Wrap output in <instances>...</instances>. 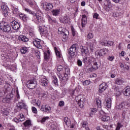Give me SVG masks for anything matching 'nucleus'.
Here are the masks:
<instances>
[{"label": "nucleus", "instance_id": "f257e3e1", "mask_svg": "<svg viewBox=\"0 0 130 130\" xmlns=\"http://www.w3.org/2000/svg\"><path fill=\"white\" fill-rule=\"evenodd\" d=\"M70 76V71L69 68H65V73L64 74H60L58 75L59 78L61 82H67L69 77Z\"/></svg>", "mask_w": 130, "mask_h": 130}, {"label": "nucleus", "instance_id": "f03ea898", "mask_svg": "<svg viewBox=\"0 0 130 130\" xmlns=\"http://www.w3.org/2000/svg\"><path fill=\"white\" fill-rule=\"evenodd\" d=\"M77 53V47H76V45L74 44L72 47L68 50V54L72 58L76 57V54Z\"/></svg>", "mask_w": 130, "mask_h": 130}, {"label": "nucleus", "instance_id": "7ed1b4c3", "mask_svg": "<svg viewBox=\"0 0 130 130\" xmlns=\"http://www.w3.org/2000/svg\"><path fill=\"white\" fill-rule=\"evenodd\" d=\"M0 28L4 32H10L11 31V26L8 25L6 22H2L0 23Z\"/></svg>", "mask_w": 130, "mask_h": 130}, {"label": "nucleus", "instance_id": "20e7f679", "mask_svg": "<svg viewBox=\"0 0 130 130\" xmlns=\"http://www.w3.org/2000/svg\"><path fill=\"white\" fill-rule=\"evenodd\" d=\"M77 102H78V105L80 108H84V105L85 104V99L83 98V96L79 95L75 98Z\"/></svg>", "mask_w": 130, "mask_h": 130}, {"label": "nucleus", "instance_id": "39448f33", "mask_svg": "<svg viewBox=\"0 0 130 130\" xmlns=\"http://www.w3.org/2000/svg\"><path fill=\"white\" fill-rule=\"evenodd\" d=\"M37 85V82L35 79L29 80L27 83V87L29 89H34Z\"/></svg>", "mask_w": 130, "mask_h": 130}, {"label": "nucleus", "instance_id": "423d86ee", "mask_svg": "<svg viewBox=\"0 0 130 130\" xmlns=\"http://www.w3.org/2000/svg\"><path fill=\"white\" fill-rule=\"evenodd\" d=\"M99 117L102 121H108L110 120V117L106 116V114L103 111L100 112Z\"/></svg>", "mask_w": 130, "mask_h": 130}, {"label": "nucleus", "instance_id": "0eeeda50", "mask_svg": "<svg viewBox=\"0 0 130 130\" xmlns=\"http://www.w3.org/2000/svg\"><path fill=\"white\" fill-rule=\"evenodd\" d=\"M41 110L43 112L50 113V112H51V107L47 105H42L41 107Z\"/></svg>", "mask_w": 130, "mask_h": 130}, {"label": "nucleus", "instance_id": "6e6552de", "mask_svg": "<svg viewBox=\"0 0 130 130\" xmlns=\"http://www.w3.org/2000/svg\"><path fill=\"white\" fill-rule=\"evenodd\" d=\"M43 8L45 11H50L52 10L53 5L51 3L45 2L43 5Z\"/></svg>", "mask_w": 130, "mask_h": 130}, {"label": "nucleus", "instance_id": "1a4fd4ad", "mask_svg": "<svg viewBox=\"0 0 130 130\" xmlns=\"http://www.w3.org/2000/svg\"><path fill=\"white\" fill-rule=\"evenodd\" d=\"M107 87H108V86H107V84L105 83L101 84L99 86V93H103V92L107 89Z\"/></svg>", "mask_w": 130, "mask_h": 130}, {"label": "nucleus", "instance_id": "9d476101", "mask_svg": "<svg viewBox=\"0 0 130 130\" xmlns=\"http://www.w3.org/2000/svg\"><path fill=\"white\" fill-rule=\"evenodd\" d=\"M34 45L37 48L39 49H41L42 48V45H41V40L40 39H36L33 42Z\"/></svg>", "mask_w": 130, "mask_h": 130}, {"label": "nucleus", "instance_id": "9b49d317", "mask_svg": "<svg viewBox=\"0 0 130 130\" xmlns=\"http://www.w3.org/2000/svg\"><path fill=\"white\" fill-rule=\"evenodd\" d=\"M1 9L3 11V14L5 17H8V13L9 11V8L6 5H2Z\"/></svg>", "mask_w": 130, "mask_h": 130}, {"label": "nucleus", "instance_id": "f8f14e48", "mask_svg": "<svg viewBox=\"0 0 130 130\" xmlns=\"http://www.w3.org/2000/svg\"><path fill=\"white\" fill-rule=\"evenodd\" d=\"M11 25L12 28L14 30H18V29H20V24L15 20L11 22Z\"/></svg>", "mask_w": 130, "mask_h": 130}, {"label": "nucleus", "instance_id": "ddd939ff", "mask_svg": "<svg viewBox=\"0 0 130 130\" xmlns=\"http://www.w3.org/2000/svg\"><path fill=\"white\" fill-rule=\"evenodd\" d=\"M99 68V66H98V64L97 62H94L93 63V66L91 67V68H89L88 70L89 72H94V71H96V70H98Z\"/></svg>", "mask_w": 130, "mask_h": 130}, {"label": "nucleus", "instance_id": "4468645a", "mask_svg": "<svg viewBox=\"0 0 130 130\" xmlns=\"http://www.w3.org/2000/svg\"><path fill=\"white\" fill-rule=\"evenodd\" d=\"M16 106L17 108H20V109H27V108H26L27 107L26 104L22 102H19L18 103H17Z\"/></svg>", "mask_w": 130, "mask_h": 130}, {"label": "nucleus", "instance_id": "2eb2a0df", "mask_svg": "<svg viewBox=\"0 0 130 130\" xmlns=\"http://www.w3.org/2000/svg\"><path fill=\"white\" fill-rule=\"evenodd\" d=\"M34 17H36V19L39 23H41L42 22V17H41V15L39 13H35V14L33 15Z\"/></svg>", "mask_w": 130, "mask_h": 130}, {"label": "nucleus", "instance_id": "dca6fc26", "mask_svg": "<svg viewBox=\"0 0 130 130\" xmlns=\"http://www.w3.org/2000/svg\"><path fill=\"white\" fill-rule=\"evenodd\" d=\"M107 51L108 50L106 48L101 49L98 53V55H99V56H103L104 55H105V54H106Z\"/></svg>", "mask_w": 130, "mask_h": 130}, {"label": "nucleus", "instance_id": "f3484780", "mask_svg": "<svg viewBox=\"0 0 130 130\" xmlns=\"http://www.w3.org/2000/svg\"><path fill=\"white\" fill-rule=\"evenodd\" d=\"M81 49V53L82 54H87L88 52H89V50H88V48L85 46H81L80 47Z\"/></svg>", "mask_w": 130, "mask_h": 130}, {"label": "nucleus", "instance_id": "a211bd4d", "mask_svg": "<svg viewBox=\"0 0 130 130\" xmlns=\"http://www.w3.org/2000/svg\"><path fill=\"white\" fill-rule=\"evenodd\" d=\"M18 40L20 41H23V42H27V41H29V39H28L26 36L23 35L19 36Z\"/></svg>", "mask_w": 130, "mask_h": 130}, {"label": "nucleus", "instance_id": "6ab92c4d", "mask_svg": "<svg viewBox=\"0 0 130 130\" xmlns=\"http://www.w3.org/2000/svg\"><path fill=\"white\" fill-rule=\"evenodd\" d=\"M81 21H82V27H85L86 26V24H87V16H86V15H83Z\"/></svg>", "mask_w": 130, "mask_h": 130}, {"label": "nucleus", "instance_id": "aec40b11", "mask_svg": "<svg viewBox=\"0 0 130 130\" xmlns=\"http://www.w3.org/2000/svg\"><path fill=\"white\" fill-rule=\"evenodd\" d=\"M105 106L106 108L109 109L111 108V100L110 98L106 100Z\"/></svg>", "mask_w": 130, "mask_h": 130}, {"label": "nucleus", "instance_id": "412c9836", "mask_svg": "<svg viewBox=\"0 0 130 130\" xmlns=\"http://www.w3.org/2000/svg\"><path fill=\"white\" fill-rule=\"evenodd\" d=\"M64 24H69L70 23V17L68 15H66L62 19Z\"/></svg>", "mask_w": 130, "mask_h": 130}, {"label": "nucleus", "instance_id": "4be33fe9", "mask_svg": "<svg viewBox=\"0 0 130 130\" xmlns=\"http://www.w3.org/2000/svg\"><path fill=\"white\" fill-rule=\"evenodd\" d=\"M47 81L48 80L45 78L42 79L41 81V85L43 87H46V86H47V84H48Z\"/></svg>", "mask_w": 130, "mask_h": 130}, {"label": "nucleus", "instance_id": "5701e85b", "mask_svg": "<svg viewBox=\"0 0 130 130\" xmlns=\"http://www.w3.org/2000/svg\"><path fill=\"white\" fill-rule=\"evenodd\" d=\"M58 32H60V34H62L63 36H67V34L66 33V29L62 27H59L58 29Z\"/></svg>", "mask_w": 130, "mask_h": 130}, {"label": "nucleus", "instance_id": "b1692460", "mask_svg": "<svg viewBox=\"0 0 130 130\" xmlns=\"http://www.w3.org/2000/svg\"><path fill=\"white\" fill-rule=\"evenodd\" d=\"M123 83V80L120 78H117L114 81V84H116V85H122Z\"/></svg>", "mask_w": 130, "mask_h": 130}, {"label": "nucleus", "instance_id": "393cba45", "mask_svg": "<svg viewBox=\"0 0 130 130\" xmlns=\"http://www.w3.org/2000/svg\"><path fill=\"white\" fill-rule=\"evenodd\" d=\"M64 122L66 125H67L68 126H71V120H70L69 118L65 117L64 118Z\"/></svg>", "mask_w": 130, "mask_h": 130}, {"label": "nucleus", "instance_id": "a878e982", "mask_svg": "<svg viewBox=\"0 0 130 130\" xmlns=\"http://www.w3.org/2000/svg\"><path fill=\"white\" fill-rule=\"evenodd\" d=\"M83 63L85 64H88V63H89V57L85 55L84 57H83Z\"/></svg>", "mask_w": 130, "mask_h": 130}, {"label": "nucleus", "instance_id": "bb28decb", "mask_svg": "<svg viewBox=\"0 0 130 130\" xmlns=\"http://www.w3.org/2000/svg\"><path fill=\"white\" fill-rule=\"evenodd\" d=\"M123 94L125 96L130 95V88H127L123 90Z\"/></svg>", "mask_w": 130, "mask_h": 130}, {"label": "nucleus", "instance_id": "cd10ccee", "mask_svg": "<svg viewBox=\"0 0 130 130\" xmlns=\"http://www.w3.org/2000/svg\"><path fill=\"white\" fill-rule=\"evenodd\" d=\"M23 124L25 127H28L29 126H31V121L27 120L23 123Z\"/></svg>", "mask_w": 130, "mask_h": 130}, {"label": "nucleus", "instance_id": "c85d7f7f", "mask_svg": "<svg viewBox=\"0 0 130 130\" xmlns=\"http://www.w3.org/2000/svg\"><path fill=\"white\" fill-rule=\"evenodd\" d=\"M54 50L56 54V56L58 57H61V53L58 50H57V48L56 47H54Z\"/></svg>", "mask_w": 130, "mask_h": 130}, {"label": "nucleus", "instance_id": "c756f323", "mask_svg": "<svg viewBox=\"0 0 130 130\" xmlns=\"http://www.w3.org/2000/svg\"><path fill=\"white\" fill-rule=\"evenodd\" d=\"M27 50L28 48H27V47H23L20 49V52L22 54H25V53H26Z\"/></svg>", "mask_w": 130, "mask_h": 130}, {"label": "nucleus", "instance_id": "7c9ffc66", "mask_svg": "<svg viewBox=\"0 0 130 130\" xmlns=\"http://www.w3.org/2000/svg\"><path fill=\"white\" fill-rule=\"evenodd\" d=\"M12 11L13 14H15V15H18V14H19V10L18 9V8L15 7H12Z\"/></svg>", "mask_w": 130, "mask_h": 130}, {"label": "nucleus", "instance_id": "2f4dec72", "mask_svg": "<svg viewBox=\"0 0 130 130\" xmlns=\"http://www.w3.org/2000/svg\"><path fill=\"white\" fill-rule=\"evenodd\" d=\"M95 112H97V109L96 108L90 109V116L92 117V115H94Z\"/></svg>", "mask_w": 130, "mask_h": 130}, {"label": "nucleus", "instance_id": "473e14b6", "mask_svg": "<svg viewBox=\"0 0 130 130\" xmlns=\"http://www.w3.org/2000/svg\"><path fill=\"white\" fill-rule=\"evenodd\" d=\"M52 13L53 16H57L59 14V10L56 9L53 10Z\"/></svg>", "mask_w": 130, "mask_h": 130}, {"label": "nucleus", "instance_id": "72a5a7b5", "mask_svg": "<svg viewBox=\"0 0 130 130\" xmlns=\"http://www.w3.org/2000/svg\"><path fill=\"white\" fill-rule=\"evenodd\" d=\"M24 10L25 11V12H27V13H28L29 14L32 15V16L35 14V13L34 11H32L31 10L28 8H25Z\"/></svg>", "mask_w": 130, "mask_h": 130}, {"label": "nucleus", "instance_id": "f704fd0d", "mask_svg": "<svg viewBox=\"0 0 130 130\" xmlns=\"http://www.w3.org/2000/svg\"><path fill=\"white\" fill-rule=\"evenodd\" d=\"M124 103H121V104L117 106V109H122V108L124 107V104H125Z\"/></svg>", "mask_w": 130, "mask_h": 130}, {"label": "nucleus", "instance_id": "c9c22d12", "mask_svg": "<svg viewBox=\"0 0 130 130\" xmlns=\"http://www.w3.org/2000/svg\"><path fill=\"white\" fill-rule=\"evenodd\" d=\"M93 62V64L95 63L96 62V59L94 58L93 57H89V63H92Z\"/></svg>", "mask_w": 130, "mask_h": 130}, {"label": "nucleus", "instance_id": "e433bc0d", "mask_svg": "<svg viewBox=\"0 0 130 130\" xmlns=\"http://www.w3.org/2000/svg\"><path fill=\"white\" fill-rule=\"evenodd\" d=\"M52 83L56 86H58V82L57 81V78L54 77V80L52 81Z\"/></svg>", "mask_w": 130, "mask_h": 130}, {"label": "nucleus", "instance_id": "4c0bfd02", "mask_svg": "<svg viewBox=\"0 0 130 130\" xmlns=\"http://www.w3.org/2000/svg\"><path fill=\"white\" fill-rule=\"evenodd\" d=\"M96 104L99 108H101V101L99 99L96 100Z\"/></svg>", "mask_w": 130, "mask_h": 130}, {"label": "nucleus", "instance_id": "58836bf2", "mask_svg": "<svg viewBox=\"0 0 130 130\" xmlns=\"http://www.w3.org/2000/svg\"><path fill=\"white\" fill-rule=\"evenodd\" d=\"M49 55H50V53L47 52V53H44V58L45 59H48L49 58Z\"/></svg>", "mask_w": 130, "mask_h": 130}, {"label": "nucleus", "instance_id": "ea45409f", "mask_svg": "<svg viewBox=\"0 0 130 130\" xmlns=\"http://www.w3.org/2000/svg\"><path fill=\"white\" fill-rule=\"evenodd\" d=\"M1 113L6 116H8V115H9V112L7 110H2Z\"/></svg>", "mask_w": 130, "mask_h": 130}, {"label": "nucleus", "instance_id": "a19ab883", "mask_svg": "<svg viewBox=\"0 0 130 130\" xmlns=\"http://www.w3.org/2000/svg\"><path fill=\"white\" fill-rule=\"evenodd\" d=\"M107 46H112L113 45L114 43L112 41H107L106 42Z\"/></svg>", "mask_w": 130, "mask_h": 130}, {"label": "nucleus", "instance_id": "79ce46f5", "mask_svg": "<svg viewBox=\"0 0 130 130\" xmlns=\"http://www.w3.org/2000/svg\"><path fill=\"white\" fill-rule=\"evenodd\" d=\"M48 119H49V117L48 116L44 117L41 120V122H42V123H43V122H45V121L47 120Z\"/></svg>", "mask_w": 130, "mask_h": 130}, {"label": "nucleus", "instance_id": "37998d69", "mask_svg": "<svg viewBox=\"0 0 130 130\" xmlns=\"http://www.w3.org/2000/svg\"><path fill=\"white\" fill-rule=\"evenodd\" d=\"M120 127H122V124H121L120 123H118L117 125V127L116 128V130H120Z\"/></svg>", "mask_w": 130, "mask_h": 130}, {"label": "nucleus", "instance_id": "c03bdc74", "mask_svg": "<svg viewBox=\"0 0 130 130\" xmlns=\"http://www.w3.org/2000/svg\"><path fill=\"white\" fill-rule=\"evenodd\" d=\"M19 119L20 121H24V120H25V117L24 116V115L20 114Z\"/></svg>", "mask_w": 130, "mask_h": 130}, {"label": "nucleus", "instance_id": "a18cd8bd", "mask_svg": "<svg viewBox=\"0 0 130 130\" xmlns=\"http://www.w3.org/2000/svg\"><path fill=\"white\" fill-rule=\"evenodd\" d=\"M63 69V67L61 66V65H59L57 67V71H58V72H61Z\"/></svg>", "mask_w": 130, "mask_h": 130}, {"label": "nucleus", "instance_id": "49530a36", "mask_svg": "<svg viewBox=\"0 0 130 130\" xmlns=\"http://www.w3.org/2000/svg\"><path fill=\"white\" fill-rule=\"evenodd\" d=\"M8 97L9 99H12V98L14 97V93H13V92H11V93H9L8 95Z\"/></svg>", "mask_w": 130, "mask_h": 130}, {"label": "nucleus", "instance_id": "de8ad7c7", "mask_svg": "<svg viewBox=\"0 0 130 130\" xmlns=\"http://www.w3.org/2000/svg\"><path fill=\"white\" fill-rule=\"evenodd\" d=\"M36 105H37L38 107H40V105H41V102L40 100H38L37 102H36Z\"/></svg>", "mask_w": 130, "mask_h": 130}, {"label": "nucleus", "instance_id": "09e8293b", "mask_svg": "<svg viewBox=\"0 0 130 130\" xmlns=\"http://www.w3.org/2000/svg\"><path fill=\"white\" fill-rule=\"evenodd\" d=\"M93 43H94V42L90 43L89 44V48H90V50H91L92 51H93V48L94 47V45H93Z\"/></svg>", "mask_w": 130, "mask_h": 130}, {"label": "nucleus", "instance_id": "8fccbe9b", "mask_svg": "<svg viewBox=\"0 0 130 130\" xmlns=\"http://www.w3.org/2000/svg\"><path fill=\"white\" fill-rule=\"evenodd\" d=\"M84 86H88V85H90V81L88 80H86L83 83Z\"/></svg>", "mask_w": 130, "mask_h": 130}, {"label": "nucleus", "instance_id": "3c124183", "mask_svg": "<svg viewBox=\"0 0 130 130\" xmlns=\"http://www.w3.org/2000/svg\"><path fill=\"white\" fill-rule=\"evenodd\" d=\"M31 110L34 113H37V109L35 107H32Z\"/></svg>", "mask_w": 130, "mask_h": 130}, {"label": "nucleus", "instance_id": "603ef678", "mask_svg": "<svg viewBox=\"0 0 130 130\" xmlns=\"http://www.w3.org/2000/svg\"><path fill=\"white\" fill-rule=\"evenodd\" d=\"M87 38H88L89 39H92V38H93V34L89 33L87 35Z\"/></svg>", "mask_w": 130, "mask_h": 130}, {"label": "nucleus", "instance_id": "864d4df0", "mask_svg": "<svg viewBox=\"0 0 130 130\" xmlns=\"http://www.w3.org/2000/svg\"><path fill=\"white\" fill-rule=\"evenodd\" d=\"M77 64L78 66H79V67H82V61L80 59H78L77 61Z\"/></svg>", "mask_w": 130, "mask_h": 130}, {"label": "nucleus", "instance_id": "5fc2aeb1", "mask_svg": "<svg viewBox=\"0 0 130 130\" xmlns=\"http://www.w3.org/2000/svg\"><path fill=\"white\" fill-rule=\"evenodd\" d=\"M64 105V102L63 101H60L59 102V106L62 107Z\"/></svg>", "mask_w": 130, "mask_h": 130}, {"label": "nucleus", "instance_id": "6e6d98bb", "mask_svg": "<svg viewBox=\"0 0 130 130\" xmlns=\"http://www.w3.org/2000/svg\"><path fill=\"white\" fill-rule=\"evenodd\" d=\"M71 30L73 36H75V35H76V31H75V28H74V27H72Z\"/></svg>", "mask_w": 130, "mask_h": 130}, {"label": "nucleus", "instance_id": "4d7b16f0", "mask_svg": "<svg viewBox=\"0 0 130 130\" xmlns=\"http://www.w3.org/2000/svg\"><path fill=\"white\" fill-rule=\"evenodd\" d=\"M88 125V123L86 121H84L82 122V126L83 127H86V125Z\"/></svg>", "mask_w": 130, "mask_h": 130}, {"label": "nucleus", "instance_id": "13d9d810", "mask_svg": "<svg viewBox=\"0 0 130 130\" xmlns=\"http://www.w3.org/2000/svg\"><path fill=\"white\" fill-rule=\"evenodd\" d=\"M29 35H30V36H31V37H34V36H35V34H34V31H30L29 32Z\"/></svg>", "mask_w": 130, "mask_h": 130}, {"label": "nucleus", "instance_id": "bf43d9fd", "mask_svg": "<svg viewBox=\"0 0 130 130\" xmlns=\"http://www.w3.org/2000/svg\"><path fill=\"white\" fill-rule=\"evenodd\" d=\"M5 84V81L0 78V85H3Z\"/></svg>", "mask_w": 130, "mask_h": 130}, {"label": "nucleus", "instance_id": "052dcab7", "mask_svg": "<svg viewBox=\"0 0 130 130\" xmlns=\"http://www.w3.org/2000/svg\"><path fill=\"white\" fill-rule=\"evenodd\" d=\"M98 17H99V14H98V13H94L93 15V18L94 19H98Z\"/></svg>", "mask_w": 130, "mask_h": 130}, {"label": "nucleus", "instance_id": "680f3d73", "mask_svg": "<svg viewBox=\"0 0 130 130\" xmlns=\"http://www.w3.org/2000/svg\"><path fill=\"white\" fill-rule=\"evenodd\" d=\"M126 114V112L125 111H123L122 113V117L123 119L125 118V114Z\"/></svg>", "mask_w": 130, "mask_h": 130}, {"label": "nucleus", "instance_id": "e2e57ef3", "mask_svg": "<svg viewBox=\"0 0 130 130\" xmlns=\"http://www.w3.org/2000/svg\"><path fill=\"white\" fill-rule=\"evenodd\" d=\"M108 60H110V61H112L113 59H114V57L113 56H109L108 57Z\"/></svg>", "mask_w": 130, "mask_h": 130}, {"label": "nucleus", "instance_id": "0e129e2a", "mask_svg": "<svg viewBox=\"0 0 130 130\" xmlns=\"http://www.w3.org/2000/svg\"><path fill=\"white\" fill-rule=\"evenodd\" d=\"M13 120L15 122H17V123H18V122H20V119H18V118H14Z\"/></svg>", "mask_w": 130, "mask_h": 130}, {"label": "nucleus", "instance_id": "69168bd1", "mask_svg": "<svg viewBox=\"0 0 130 130\" xmlns=\"http://www.w3.org/2000/svg\"><path fill=\"white\" fill-rule=\"evenodd\" d=\"M28 19V17H27V15H25L23 16V17L22 18V20L24 21H27Z\"/></svg>", "mask_w": 130, "mask_h": 130}, {"label": "nucleus", "instance_id": "338daca9", "mask_svg": "<svg viewBox=\"0 0 130 130\" xmlns=\"http://www.w3.org/2000/svg\"><path fill=\"white\" fill-rule=\"evenodd\" d=\"M40 30L41 31V32L42 33V34H45V33H46L45 31H44V29L42 28V27H40Z\"/></svg>", "mask_w": 130, "mask_h": 130}, {"label": "nucleus", "instance_id": "774afa93", "mask_svg": "<svg viewBox=\"0 0 130 130\" xmlns=\"http://www.w3.org/2000/svg\"><path fill=\"white\" fill-rule=\"evenodd\" d=\"M129 69V67H128V66L126 64L124 65V68H123L124 70H128Z\"/></svg>", "mask_w": 130, "mask_h": 130}]
</instances>
